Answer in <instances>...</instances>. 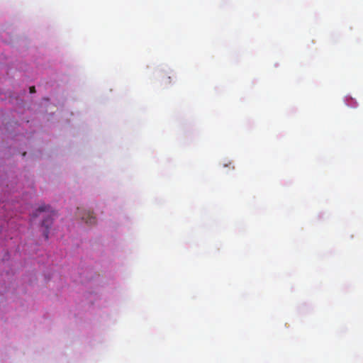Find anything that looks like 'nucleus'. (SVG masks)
Instances as JSON below:
<instances>
[{
	"label": "nucleus",
	"mask_w": 363,
	"mask_h": 363,
	"mask_svg": "<svg viewBox=\"0 0 363 363\" xmlns=\"http://www.w3.org/2000/svg\"><path fill=\"white\" fill-rule=\"evenodd\" d=\"M78 216L81 217L82 220H84L86 223L93 225L96 223V217L93 215V213L89 211H80L78 208Z\"/></svg>",
	"instance_id": "nucleus-2"
},
{
	"label": "nucleus",
	"mask_w": 363,
	"mask_h": 363,
	"mask_svg": "<svg viewBox=\"0 0 363 363\" xmlns=\"http://www.w3.org/2000/svg\"><path fill=\"white\" fill-rule=\"evenodd\" d=\"M164 81L166 84H170L171 83V77L170 76L164 77Z\"/></svg>",
	"instance_id": "nucleus-3"
},
{
	"label": "nucleus",
	"mask_w": 363,
	"mask_h": 363,
	"mask_svg": "<svg viewBox=\"0 0 363 363\" xmlns=\"http://www.w3.org/2000/svg\"><path fill=\"white\" fill-rule=\"evenodd\" d=\"M55 211L50 208V206L42 205L33 213L32 218H35L38 216H43L42 226L45 227V230L43 232V235L46 240L49 237V228L52 224L53 216Z\"/></svg>",
	"instance_id": "nucleus-1"
},
{
	"label": "nucleus",
	"mask_w": 363,
	"mask_h": 363,
	"mask_svg": "<svg viewBox=\"0 0 363 363\" xmlns=\"http://www.w3.org/2000/svg\"><path fill=\"white\" fill-rule=\"evenodd\" d=\"M29 89H30V93H35V86H30Z\"/></svg>",
	"instance_id": "nucleus-4"
}]
</instances>
